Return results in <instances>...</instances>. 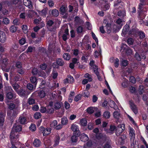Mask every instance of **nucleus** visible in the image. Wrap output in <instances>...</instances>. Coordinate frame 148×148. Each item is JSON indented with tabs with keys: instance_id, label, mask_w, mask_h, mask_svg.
Masks as SVG:
<instances>
[{
	"instance_id": "obj_1",
	"label": "nucleus",
	"mask_w": 148,
	"mask_h": 148,
	"mask_svg": "<svg viewBox=\"0 0 148 148\" xmlns=\"http://www.w3.org/2000/svg\"><path fill=\"white\" fill-rule=\"evenodd\" d=\"M125 126L124 125H119L117 127L116 130V134L117 136H119L120 134L123 132L125 129Z\"/></svg>"
},
{
	"instance_id": "obj_31",
	"label": "nucleus",
	"mask_w": 148,
	"mask_h": 148,
	"mask_svg": "<svg viewBox=\"0 0 148 148\" xmlns=\"http://www.w3.org/2000/svg\"><path fill=\"white\" fill-rule=\"evenodd\" d=\"M68 119L66 117H63L61 119V123L62 125H66L68 123Z\"/></svg>"
},
{
	"instance_id": "obj_64",
	"label": "nucleus",
	"mask_w": 148,
	"mask_h": 148,
	"mask_svg": "<svg viewBox=\"0 0 148 148\" xmlns=\"http://www.w3.org/2000/svg\"><path fill=\"white\" fill-rule=\"evenodd\" d=\"M16 67L18 69L22 68V64L20 62H17L16 65Z\"/></svg>"
},
{
	"instance_id": "obj_4",
	"label": "nucleus",
	"mask_w": 148,
	"mask_h": 148,
	"mask_svg": "<svg viewBox=\"0 0 148 148\" xmlns=\"http://www.w3.org/2000/svg\"><path fill=\"white\" fill-rule=\"evenodd\" d=\"M18 94L21 97H25L29 94V92L25 89H21L18 92Z\"/></svg>"
},
{
	"instance_id": "obj_26",
	"label": "nucleus",
	"mask_w": 148,
	"mask_h": 148,
	"mask_svg": "<svg viewBox=\"0 0 148 148\" xmlns=\"http://www.w3.org/2000/svg\"><path fill=\"white\" fill-rule=\"evenodd\" d=\"M51 14L53 16L57 17L58 16L59 13L57 10L54 9L52 10Z\"/></svg>"
},
{
	"instance_id": "obj_21",
	"label": "nucleus",
	"mask_w": 148,
	"mask_h": 148,
	"mask_svg": "<svg viewBox=\"0 0 148 148\" xmlns=\"http://www.w3.org/2000/svg\"><path fill=\"white\" fill-rule=\"evenodd\" d=\"M79 56H77L76 58H73L72 60V62L75 64H77V65H79L80 64L79 62Z\"/></svg>"
},
{
	"instance_id": "obj_32",
	"label": "nucleus",
	"mask_w": 148,
	"mask_h": 148,
	"mask_svg": "<svg viewBox=\"0 0 148 148\" xmlns=\"http://www.w3.org/2000/svg\"><path fill=\"white\" fill-rule=\"evenodd\" d=\"M63 57L64 60H69L70 59V55L69 53H66L63 55Z\"/></svg>"
},
{
	"instance_id": "obj_56",
	"label": "nucleus",
	"mask_w": 148,
	"mask_h": 148,
	"mask_svg": "<svg viewBox=\"0 0 148 148\" xmlns=\"http://www.w3.org/2000/svg\"><path fill=\"white\" fill-rule=\"evenodd\" d=\"M26 40L25 38H22L19 40V43L21 45H23L25 43Z\"/></svg>"
},
{
	"instance_id": "obj_60",
	"label": "nucleus",
	"mask_w": 148,
	"mask_h": 148,
	"mask_svg": "<svg viewBox=\"0 0 148 148\" xmlns=\"http://www.w3.org/2000/svg\"><path fill=\"white\" fill-rule=\"evenodd\" d=\"M27 87L29 90H32L34 88V86L32 84L29 83L27 84Z\"/></svg>"
},
{
	"instance_id": "obj_25",
	"label": "nucleus",
	"mask_w": 148,
	"mask_h": 148,
	"mask_svg": "<svg viewBox=\"0 0 148 148\" xmlns=\"http://www.w3.org/2000/svg\"><path fill=\"white\" fill-rule=\"evenodd\" d=\"M60 136H59L58 134H56L55 140V145H58L59 142L60 140Z\"/></svg>"
},
{
	"instance_id": "obj_14",
	"label": "nucleus",
	"mask_w": 148,
	"mask_h": 148,
	"mask_svg": "<svg viewBox=\"0 0 148 148\" xmlns=\"http://www.w3.org/2000/svg\"><path fill=\"white\" fill-rule=\"evenodd\" d=\"M80 140L84 142L87 141L89 139L88 136L84 133H82L80 135Z\"/></svg>"
},
{
	"instance_id": "obj_2",
	"label": "nucleus",
	"mask_w": 148,
	"mask_h": 148,
	"mask_svg": "<svg viewBox=\"0 0 148 148\" xmlns=\"http://www.w3.org/2000/svg\"><path fill=\"white\" fill-rule=\"evenodd\" d=\"M18 122L19 123L24 125L27 123V118L24 115L22 114L19 117Z\"/></svg>"
},
{
	"instance_id": "obj_30",
	"label": "nucleus",
	"mask_w": 148,
	"mask_h": 148,
	"mask_svg": "<svg viewBox=\"0 0 148 148\" xmlns=\"http://www.w3.org/2000/svg\"><path fill=\"white\" fill-rule=\"evenodd\" d=\"M4 89L6 93H7V92H10L13 91V90L11 86H5Z\"/></svg>"
},
{
	"instance_id": "obj_8",
	"label": "nucleus",
	"mask_w": 148,
	"mask_h": 148,
	"mask_svg": "<svg viewBox=\"0 0 148 148\" xmlns=\"http://www.w3.org/2000/svg\"><path fill=\"white\" fill-rule=\"evenodd\" d=\"M6 36L5 33L3 31H0V41L2 43H4L6 40Z\"/></svg>"
},
{
	"instance_id": "obj_44",
	"label": "nucleus",
	"mask_w": 148,
	"mask_h": 148,
	"mask_svg": "<svg viewBox=\"0 0 148 148\" xmlns=\"http://www.w3.org/2000/svg\"><path fill=\"white\" fill-rule=\"evenodd\" d=\"M145 4H145V3H143L140 2L138 8V9L139 10V11H141L143 10V8H144V5Z\"/></svg>"
},
{
	"instance_id": "obj_57",
	"label": "nucleus",
	"mask_w": 148,
	"mask_h": 148,
	"mask_svg": "<svg viewBox=\"0 0 148 148\" xmlns=\"http://www.w3.org/2000/svg\"><path fill=\"white\" fill-rule=\"evenodd\" d=\"M2 63L4 65L5 67H6L8 63V60L6 58L3 59L2 60Z\"/></svg>"
},
{
	"instance_id": "obj_58",
	"label": "nucleus",
	"mask_w": 148,
	"mask_h": 148,
	"mask_svg": "<svg viewBox=\"0 0 148 148\" xmlns=\"http://www.w3.org/2000/svg\"><path fill=\"white\" fill-rule=\"evenodd\" d=\"M133 42L134 40L132 38H129L127 40V43L129 45H132Z\"/></svg>"
},
{
	"instance_id": "obj_45",
	"label": "nucleus",
	"mask_w": 148,
	"mask_h": 148,
	"mask_svg": "<svg viewBox=\"0 0 148 148\" xmlns=\"http://www.w3.org/2000/svg\"><path fill=\"white\" fill-rule=\"evenodd\" d=\"M17 28L14 25H12L10 28V31L11 32H15L16 31Z\"/></svg>"
},
{
	"instance_id": "obj_15",
	"label": "nucleus",
	"mask_w": 148,
	"mask_h": 148,
	"mask_svg": "<svg viewBox=\"0 0 148 148\" xmlns=\"http://www.w3.org/2000/svg\"><path fill=\"white\" fill-rule=\"evenodd\" d=\"M126 137L125 135H122L119 139V144L123 145L124 144V140L126 139Z\"/></svg>"
},
{
	"instance_id": "obj_50",
	"label": "nucleus",
	"mask_w": 148,
	"mask_h": 148,
	"mask_svg": "<svg viewBox=\"0 0 148 148\" xmlns=\"http://www.w3.org/2000/svg\"><path fill=\"white\" fill-rule=\"evenodd\" d=\"M128 62L125 60H123L121 62L122 65L125 67L127 66L128 64Z\"/></svg>"
},
{
	"instance_id": "obj_48",
	"label": "nucleus",
	"mask_w": 148,
	"mask_h": 148,
	"mask_svg": "<svg viewBox=\"0 0 148 148\" xmlns=\"http://www.w3.org/2000/svg\"><path fill=\"white\" fill-rule=\"evenodd\" d=\"M67 78L69 83H72L74 81V79L73 77L70 75H69L67 76Z\"/></svg>"
},
{
	"instance_id": "obj_49",
	"label": "nucleus",
	"mask_w": 148,
	"mask_h": 148,
	"mask_svg": "<svg viewBox=\"0 0 148 148\" xmlns=\"http://www.w3.org/2000/svg\"><path fill=\"white\" fill-rule=\"evenodd\" d=\"M77 137L75 135L73 136L71 138L72 142L73 143L76 142L77 141Z\"/></svg>"
},
{
	"instance_id": "obj_20",
	"label": "nucleus",
	"mask_w": 148,
	"mask_h": 148,
	"mask_svg": "<svg viewBox=\"0 0 148 148\" xmlns=\"http://www.w3.org/2000/svg\"><path fill=\"white\" fill-rule=\"evenodd\" d=\"M4 121V116L3 113H0V125L3 126Z\"/></svg>"
},
{
	"instance_id": "obj_27",
	"label": "nucleus",
	"mask_w": 148,
	"mask_h": 148,
	"mask_svg": "<svg viewBox=\"0 0 148 148\" xmlns=\"http://www.w3.org/2000/svg\"><path fill=\"white\" fill-rule=\"evenodd\" d=\"M92 67L93 68L94 73L98 76H98H99V73L98 71V68L97 66L95 65L92 66Z\"/></svg>"
},
{
	"instance_id": "obj_13",
	"label": "nucleus",
	"mask_w": 148,
	"mask_h": 148,
	"mask_svg": "<svg viewBox=\"0 0 148 148\" xmlns=\"http://www.w3.org/2000/svg\"><path fill=\"white\" fill-rule=\"evenodd\" d=\"M18 137V133L17 132L12 130L10 135V138L11 139H13L15 138H17Z\"/></svg>"
},
{
	"instance_id": "obj_63",
	"label": "nucleus",
	"mask_w": 148,
	"mask_h": 148,
	"mask_svg": "<svg viewBox=\"0 0 148 148\" xmlns=\"http://www.w3.org/2000/svg\"><path fill=\"white\" fill-rule=\"evenodd\" d=\"M15 105L13 103H10L9 106V108L10 110H13L15 108Z\"/></svg>"
},
{
	"instance_id": "obj_47",
	"label": "nucleus",
	"mask_w": 148,
	"mask_h": 148,
	"mask_svg": "<svg viewBox=\"0 0 148 148\" xmlns=\"http://www.w3.org/2000/svg\"><path fill=\"white\" fill-rule=\"evenodd\" d=\"M113 116L116 119H119L120 117V114L119 112L115 111L114 112Z\"/></svg>"
},
{
	"instance_id": "obj_10",
	"label": "nucleus",
	"mask_w": 148,
	"mask_h": 148,
	"mask_svg": "<svg viewBox=\"0 0 148 148\" xmlns=\"http://www.w3.org/2000/svg\"><path fill=\"white\" fill-rule=\"evenodd\" d=\"M22 129V127L21 125L15 124L14 125L12 130L17 132L21 131Z\"/></svg>"
},
{
	"instance_id": "obj_51",
	"label": "nucleus",
	"mask_w": 148,
	"mask_h": 148,
	"mask_svg": "<svg viewBox=\"0 0 148 148\" xmlns=\"http://www.w3.org/2000/svg\"><path fill=\"white\" fill-rule=\"evenodd\" d=\"M29 128L30 130L32 131H35L36 129V125H35L33 124H31Z\"/></svg>"
},
{
	"instance_id": "obj_6",
	"label": "nucleus",
	"mask_w": 148,
	"mask_h": 148,
	"mask_svg": "<svg viewBox=\"0 0 148 148\" xmlns=\"http://www.w3.org/2000/svg\"><path fill=\"white\" fill-rule=\"evenodd\" d=\"M71 129L73 132H77V136H78L80 135V132L79 130V127L77 125L75 124H72L71 127Z\"/></svg>"
},
{
	"instance_id": "obj_42",
	"label": "nucleus",
	"mask_w": 148,
	"mask_h": 148,
	"mask_svg": "<svg viewBox=\"0 0 148 148\" xmlns=\"http://www.w3.org/2000/svg\"><path fill=\"white\" fill-rule=\"evenodd\" d=\"M87 112L89 114H91L93 113L94 110L92 107H89L86 110Z\"/></svg>"
},
{
	"instance_id": "obj_9",
	"label": "nucleus",
	"mask_w": 148,
	"mask_h": 148,
	"mask_svg": "<svg viewBox=\"0 0 148 148\" xmlns=\"http://www.w3.org/2000/svg\"><path fill=\"white\" fill-rule=\"evenodd\" d=\"M16 94L13 92H7L6 93V97L8 99H11L16 97Z\"/></svg>"
},
{
	"instance_id": "obj_12",
	"label": "nucleus",
	"mask_w": 148,
	"mask_h": 148,
	"mask_svg": "<svg viewBox=\"0 0 148 148\" xmlns=\"http://www.w3.org/2000/svg\"><path fill=\"white\" fill-rule=\"evenodd\" d=\"M55 63L58 65L60 66H62L64 64V62L63 60L61 58H59L56 60V61L53 64V66H56L55 65Z\"/></svg>"
},
{
	"instance_id": "obj_46",
	"label": "nucleus",
	"mask_w": 148,
	"mask_h": 148,
	"mask_svg": "<svg viewBox=\"0 0 148 148\" xmlns=\"http://www.w3.org/2000/svg\"><path fill=\"white\" fill-rule=\"evenodd\" d=\"M41 114L39 112H36L34 115V118L36 119H39L41 117Z\"/></svg>"
},
{
	"instance_id": "obj_34",
	"label": "nucleus",
	"mask_w": 148,
	"mask_h": 148,
	"mask_svg": "<svg viewBox=\"0 0 148 148\" xmlns=\"http://www.w3.org/2000/svg\"><path fill=\"white\" fill-rule=\"evenodd\" d=\"M44 144L46 147H48L51 145V143L50 140L49 139H46L44 140Z\"/></svg>"
},
{
	"instance_id": "obj_33",
	"label": "nucleus",
	"mask_w": 148,
	"mask_h": 148,
	"mask_svg": "<svg viewBox=\"0 0 148 148\" xmlns=\"http://www.w3.org/2000/svg\"><path fill=\"white\" fill-rule=\"evenodd\" d=\"M35 100L32 97L29 98L28 100L27 103L29 105H32L35 103Z\"/></svg>"
},
{
	"instance_id": "obj_38",
	"label": "nucleus",
	"mask_w": 148,
	"mask_h": 148,
	"mask_svg": "<svg viewBox=\"0 0 148 148\" xmlns=\"http://www.w3.org/2000/svg\"><path fill=\"white\" fill-rule=\"evenodd\" d=\"M57 124V121L56 120H54L50 124V127L52 128L55 129Z\"/></svg>"
},
{
	"instance_id": "obj_52",
	"label": "nucleus",
	"mask_w": 148,
	"mask_h": 148,
	"mask_svg": "<svg viewBox=\"0 0 148 148\" xmlns=\"http://www.w3.org/2000/svg\"><path fill=\"white\" fill-rule=\"evenodd\" d=\"M42 26H41L40 27H39L38 26H36L34 27L33 28L34 31L35 32H37L40 28H41L42 27L44 26L45 25L43 23H42Z\"/></svg>"
},
{
	"instance_id": "obj_41",
	"label": "nucleus",
	"mask_w": 148,
	"mask_h": 148,
	"mask_svg": "<svg viewBox=\"0 0 148 148\" xmlns=\"http://www.w3.org/2000/svg\"><path fill=\"white\" fill-rule=\"evenodd\" d=\"M10 21L9 19L7 18H4L3 19L2 22L5 25H7L10 23Z\"/></svg>"
},
{
	"instance_id": "obj_54",
	"label": "nucleus",
	"mask_w": 148,
	"mask_h": 148,
	"mask_svg": "<svg viewBox=\"0 0 148 148\" xmlns=\"http://www.w3.org/2000/svg\"><path fill=\"white\" fill-rule=\"evenodd\" d=\"M129 47L127 46L125 44H122L121 47V50H123L124 51H125Z\"/></svg>"
},
{
	"instance_id": "obj_36",
	"label": "nucleus",
	"mask_w": 148,
	"mask_h": 148,
	"mask_svg": "<svg viewBox=\"0 0 148 148\" xmlns=\"http://www.w3.org/2000/svg\"><path fill=\"white\" fill-rule=\"evenodd\" d=\"M105 27L106 29L107 33L109 34L110 33L112 30L110 24H108L106 26H105Z\"/></svg>"
},
{
	"instance_id": "obj_35",
	"label": "nucleus",
	"mask_w": 148,
	"mask_h": 148,
	"mask_svg": "<svg viewBox=\"0 0 148 148\" xmlns=\"http://www.w3.org/2000/svg\"><path fill=\"white\" fill-rule=\"evenodd\" d=\"M117 15L121 17H123L125 16V12L124 10L119 11L118 12Z\"/></svg>"
},
{
	"instance_id": "obj_17",
	"label": "nucleus",
	"mask_w": 148,
	"mask_h": 148,
	"mask_svg": "<svg viewBox=\"0 0 148 148\" xmlns=\"http://www.w3.org/2000/svg\"><path fill=\"white\" fill-rule=\"evenodd\" d=\"M68 36H69V30L68 29H66L65 30L64 34L62 36V39L64 41H65L67 40Z\"/></svg>"
},
{
	"instance_id": "obj_53",
	"label": "nucleus",
	"mask_w": 148,
	"mask_h": 148,
	"mask_svg": "<svg viewBox=\"0 0 148 148\" xmlns=\"http://www.w3.org/2000/svg\"><path fill=\"white\" fill-rule=\"evenodd\" d=\"M12 86H13V88L14 90L16 91L17 92L18 90L19 87V85L17 84H12Z\"/></svg>"
},
{
	"instance_id": "obj_19",
	"label": "nucleus",
	"mask_w": 148,
	"mask_h": 148,
	"mask_svg": "<svg viewBox=\"0 0 148 148\" xmlns=\"http://www.w3.org/2000/svg\"><path fill=\"white\" fill-rule=\"evenodd\" d=\"M30 81L32 84H34V88H36L37 84V80L35 76H32L30 77Z\"/></svg>"
},
{
	"instance_id": "obj_39",
	"label": "nucleus",
	"mask_w": 148,
	"mask_h": 148,
	"mask_svg": "<svg viewBox=\"0 0 148 148\" xmlns=\"http://www.w3.org/2000/svg\"><path fill=\"white\" fill-rule=\"evenodd\" d=\"M54 106L55 109L58 110L61 108V105L59 102H57L54 103Z\"/></svg>"
},
{
	"instance_id": "obj_11",
	"label": "nucleus",
	"mask_w": 148,
	"mask_h": 148,
	"mask_svg": "<svg viewBox=\"0 0 148 148\" xmlns=\"http://www.w3.org/2000/svg\"><path fill=\"white\" fill-rule=\"evenodd\" d=\"M23 2L25 5L28 8L31 9L32 8V5L30 0H23Z\"/></svg>"
},
{
	"instance_id": "obj_3",
	"label": "nucleus",
	"mask_w": 148,
	"mask_h": 148,
	"mask_svg": "<svg viewBox=\"0 0 148 148\" xmlns=\"http://www.w3.org/2000/svg\"><path fill=\"white\" fill-rule=\"evenodd\" d=\"M40 129L41 131H42V133L44 136L48 135L49 134L51 131L50 128H47L45 129L43 127H41L40 128Z\"/></svg>"
},
{
	"instance_id": "obj_28",
	"label": "nucleus",
	"mask_w": 148,
	"mask_h": 148,
	"mask_svg": "<svg viewBox=\"0 0 148 148\" xmlns=\"http://www.w3.org/2000/svg\"><path fill=\"white\" fill-rule=\"evenodd\" d=\"M46 94L45 91L43 90H41L38 92V95L40 98H44L46 96Z\"/></svg>"
},
{
	"instance_id": "obj_59",
	"label": "nucleus",
	"mask_w": 148,
	"mask_h": 148,
	"mask_svg": "<svg viewBox=\"0 0 148 148\" xmlns=\"http://www.w3.org/2000/svg\"><path fill=\"white\" fill-rule=\"evenodd\" d=\"M83 95H84V96L85 97H88L89 95V92L86 90H84L83 92Z\"/></svg>"
},
{
	"instance_id": "obj_61",
	"label": "nucleus",
	"mask_w": 148,
	"mask_h": 148,
	"mask_svg": "<svg viewBox=\"0 0 148 148\" xmlns=\"http://www.w3.org/2000/svg\"><path fill=\"white\" fill-rule=\"evenodd\" d=\"M129 26L128 25L125 26L123 29V32L125 33L127 32L129 29Z\"/></svg>"
},
{
	"instance_id": "obj_7",
	"label": "nucleus",
	"mask_w": 148,
	"mask_h": 148,
	"mask_svg": "<svg viewBox=\"0 0 148 148\" xmlns=\"http://www.w3.org/2000/svg\"><path fill=\"white\" fill-rule=\"evenodd\" d=\"M135 58L138 61H140L142 59H145L146 56L144 54H140L136 52L135 55Z\"/></svg>"
},
{
	"instance_id": "obj_43",
	"label": "nucleus",
	"mask_w": 148,
	"mask_h": 148,
	"mask_svg": "<svg viewBox=\"0 0 148 148\" xmlns=\"http://www.w3.org/2000/svg\"><path fill=\"white\" fill-rule=\"evenodd\" d=\"M138 34L140 39H143L145 38V33L143 32H139Z\"/></svg>"
},
{
	"instance_id": "obj_16",
	"label": "nucleus",
	"mask_w": 148,
	"mask_h": 148,
	"mask_svg": "<svg viewBox=\"0 0 148 148\" xmlns=\"http://www.w3.org/2000/svg\"><path fill=\"white\" fill-rule=\"evenodd\" d=\"M60 11L62 15H63L66 14L67 11V7L64 5H62L60 8Z\"/></svg>"
},
{
	"instance_id": "obj_5",
	"label": "nucleus",
	"mask_w": 148,
	"mask_h": 148,
	"mask_svg": "<svg viewBox=\"0 0 148 148\" xmlns=\"http://www.w3.org/2000/svg\"><path fill=\"white\" fill-rule=\"evenodd\" d=\"M129 104L132 110L135 114H137L138 113V109L136 105L132 101H129Z\"/></svg>"
},
{
	"instance_id": "obj_18",
	"label": "nucleus",
	"mask_w": 148,
	"mask_h": 148,
	"mask_svg": "<svg viewBox=\"0 0 148 148\" xmlns=\"http://www.w3.org/2000/svg\"><path fill=\"white\" fill-rule=\"evenodd\" d=\"M33 144L35 147H38L40 146L41 145V142L39 139L36 138L35 139Z\"/></svg>"
},
{
	"instance_id": "obj_22",
	"label": "nucleus",
	"mask_w": 148,
	"mask_h": 148,
	"mask_svg": "<svg viewBox=\"0 0 148 148\" xmlns=\"http://www.w3.org/2000/svg\"><path fill=\"white\" fill-rule=\"evenodd\" d=\"M54 109L51 106H48L47 108V112L49 114L53 113L54 112Z\"/></svg>"
},
{
	"instance_id": "obj_23",
	"label": "nucleus",
	"mask_w": 148,
	"mask_h": 148,
	"mask_svg": "<svg viewBox=\"0 0 148 148\" xmlns=\"http://www.w3.org/2000/svg\"><path fill=\"white\" fill-rule=\"evenodd\" d=\"M25 70L24 69L20 68L16 70V72L21 75H23L25 74Z\"/></svg>"
},
{
	"instance_id": "obj_24",
	"label": "nucleus",
	"mask_w": 148,
	"mask_h": 148,
	"mask_svg": "<svg viewBox=\"0 0 148 148\" xmlns=\"http://www.w3.org/2000/svg\"><path fill=\"white\" fill-rule=\"evenodd\" d=\"M80 123L82 126H85L87 124V121L85 119L83 118L80 120Z\"/></svg>"
},
{
	"instance_id": "obj_37",
	"label": "nucleus",
	"mask_w": 148,
	"mask_h": 148,
	"mask_svg": "<svg viewBox=\"0 0 148 148\" xmlns=\"http://www.w3.org/2000/svg\"><path fill=\"white\" fill-rule=\"evenodd\" d=\"M47 10L46 9H44L42 10L40 12V14L43 17H45L47 13Z\"/></svg>"
},
{
	"instance_id": "obj_40",
	"label": "nucleus",
	"mask_w": 148,
	"mask_h": 148,
	"mask_svg": "<svg viewBox=\"0 0 148 148\" xmlns=\"http://www.w3.org/2000/svg\"><path fill=\"white\" fill-rule=\"evenodd\" d=\"M103 116L106 119L109 118L110 116V112L108 111H106L104 112Z\"/></svg>"
},
{
	"instance_id": "obj_62",
	"label": "nucleus",
	"mask_w": 148,
	"mask_h": 148,
	"mask_svg": "<svg viewBox=\"0 0 148 148\" xmlns=\"http://www.w3.org/2000/svg\"><path fill=\"white\" fill-rule=\"evenodd\" d=\"M125 51L127 55H130L132 53V50L129 47Z\"/></svg>"
},
{
	"instance_id": "obj_29",
	"label": "nucleus",
	"mask_w": 148,
	"mask_h": 148,
	"mask_svg": "<svg viewBox=\"0 0 148 148\" xmlns=\"http://www.w3.org/2000/svg\"><path fill=\"white\" fill-rule=\"evenodd\" d=\"M84 77L85 78H87L88 81L89 82H91L92 81V77L91 75L89 74L88 73H86L84 75Z\"/></svg>"
},
{
	"instance_id": "obj_55",
	"label": "nucleus",
	"mask_w": 148,
	"mask_h": 148,
	"mask_svg": "<svg viewBox=\"0 0 148 148\" xmlns=\"http://www.w3.org/2000/svg\"><path fill=\"white\" fill-rule=\"evenodd\" d=\"M81 98V95L80 94H79L75 96L74 98V101H78L80 100Z\"/></svg>"
}]
</instances>
